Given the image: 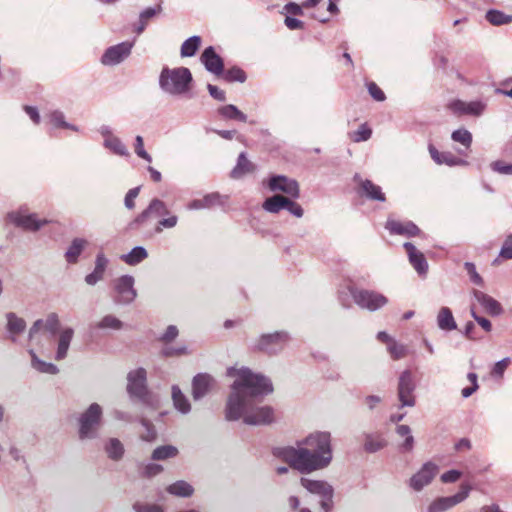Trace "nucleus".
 <instances>
[{
    "label": "nucleus",
    "mask_w": 512,
    "mask_h": 512,
    "mask_svg": "<svg viewBox=\"0 0 512 512\" xmlns=\"http://www.w3.org/2000/svg\"><path fill=\"white\" fill-rule=\"evenodd\" d=\"M227 375L235 377L225 406V419H242L247 425H267L274 420L272 407L256 404L259 397L270 394L273 386L269 378L254 373L247 367L227 369Z\"/></svg>",
    "instance_id": "f257e3e1"
},
{
    "label": "nucleus",
    "mask_w": 512,
    "mask_h": 512,
    "mask_svg": "<svg viewBox=\"0 0 512 512\" xmlns=\"http://www.w3.org/2000/svg\"><path fill=\"white\" fill-rule=\"evenodd\" d=\"M279 456L300 473L327 468L333 459L332 436L328 431H315L298 441L296 446L281 448Z\"/></svg>",
    "instance_id": "f03ea898"
},
{
    "label": "nucleus",
    "mask_w": 512,
    "mask_h": 512,
    "mask_svg": "<svg viewBox=\"0 0 512 512\" xmlns=\"http://www.w3.org/2000/svg\"><path fill=\"white\" fill-rule=\"evenodd\" d=\"M193 77L186 67H164L159 75L161 90L170 96H186L191 90Z\"/></svg>",
    "instance_id": "7ed1b4c3"
},
{
    "label": "nucleus",
    "mask_w": 512,
    "mask_h": 512,
    "mask_svg": "<svg viewBox=\"0 0 512 512\" xmlns=\"http://www.w3.org/2000/svg\"><path fill=\"white\" fill-rule=\"evenodd\" d=\"M102 408L97 403H92L79 417V438L91 440L98 437V430L102 420Z\"/></svg>",
    "instance_id": "20e7f679"
},
{
    "label": "nucleus",
    "mask_w": 512,
    "mask_h": 512,
    "mask_svg": "<svg viewBox=\"0 0 512 512\" xmlns=\"http://www.w3.org/2000/svg\"><path fill=\"white\" fill-rule=\"evenodd\" d=\"M7 220L14 226L25 231L36 232L48 223L45 218H40L36 213L30 212L26 207H20L17 210L7 214Z\"/></svg>",
    "instance_id": "39448f33"
},
{
    "label": "nucleus",
    "mask_w": 512,
    "mask_h": 512,
    "mask_svg": "<svg viewBox=\"0 0 512 512\" xmlns=\"http://www.w3.org/2000/svg\"><path fill=\"white\" fill-rule=\"evenodd\" d=\"M349 292L360 308L371 312L381 309L388 303V298L385 295L373 290L350 287Z\"/></svg>",
    "instance_id": "423d86ee"
},
{
    "label": "nucleus",
    "mask_w": 512,
    "mask_h": 512,
    "mask_svg": "<svg viewBox=\"0 0 512 512\" xmlns=\"http://www.w3.org/2000/svg\"><path fill=\"white\" fill-rule=\"evenodd\" d=\"M135 280L131 275H123L113 282V302L117 305H129L137 297V291L134 288Z\"/></svg>",
    "instance_id": "0eeeda50"
},
{
    "label": "nucleus",
    "mask_w": 512,
    "mask_h": 512,
    "mask_svg": "<svg viewBox=\"0 0 512 512\" xmlns=\"http://www.w3.org/2000/svg\"><path fill=\"white\" fill-rule=\"evenodd\" d=\"M301 485L310 493L320 497V506L324 512H330L333 507V487L323 480L301 478Z\"/></svg>",
    "instance_id": "6e6552de"
},
{
    "label": "nucleus",
    "mask_w": 512,
    "mask_h": 512,
    "mask_svg": "<svg viewBox=\"0 0 512 512\" xmlns=\"http://www.w3.org/2000/svg\"><path fill=\"white\" fill-rule=\"evenodd\" d=\"M288 341L289 335L284 331L263 334L255 342L253 349L274 355L282 351Z\"/></svg>",
    "instance_id": "1a4fd4ad"
},
{
    "label": "nucleus",
    "mask_w": 512,
    "mask_h": 512,
    "mask_svg": "<svg viewBox=\"0 0 512 512\" xmlns=\"http://www.w3.org/2000/svg\"><path fill=\"white\" fill-rule=\"evenodd\" d=\"M415 383L412 373L405 370L400 374L397 388V395L400 401V407H414L416 399L414 396Z\"/></svg>",
    "instance_id": "9d476101"
},
{
    "label": "nucleus",
    "mask_w": 512,
    "mask_h": 512,
    "mask_svg": "<svg viewBox=\"0 0 512 512\" xmlns=\"http://www.w3.org/2000/svg\"><path fill=\"white\" fill-rule=\"evenodd\" d=\"M471 491V486L462 484L460 491L452 496L439 497L433 500L427 508V512H445L457 504L463 502Z\"/></svg>",
    "instance_id": "9b49d317"
},
{
    "label": "nucleus",
    "mask_w": 512,
    "mask_h": 512,
    "mask_svg": "<svg viewBox=\"0 0 512 512\" xmlns=\"http://www.w3.org/2000/svg\"><path fill=\"white\" fill-rule=\"evenodd\" d=\"M438 472L439 467L437 464L431 461L424 463L409 479V487L416 492L423 490L426 486L431 484Z\"/></svg>",
    "instance_id": "f8f14e48"
},
{
    "label": "nucleus",
    "mask_w": 512,
    "mask_h": 512,
    "mask_svg": "<svg viewBox=\"0 0 512 512\" xmlns=\"http://www.w3.org/2000/svg\"><path fill=\"white\" fill-rule=\"evenodd\" d=\"M168 209L166 204L158 199L154 198L150 201L148 207L143 210L130 224L129 227L132 230H139L144 227L149 219V217L154 216H162L167 215Z\"/></svg>",
    "instance_id": "ddd939ff"
},
{
    "label": "nucleus",
    "mask_w": 512,
    "mask_h": 512,
    "mask_svg": "<svg viewBox=\"0 0 512 512\" xmlns=\"http://www.w3.org/2000/svg\"><path fill=\"white\" fill-rule=\"evenodd\" d=\"M134 41H125L106 49L101 57V63L106 66H114L124 61L130 54Z\"/></svg>",
    "instance_id": "4468645a"
},
{
    "label": "nucleus",
    "mask_w": 512,
    "mask_h": 512,
    "mask_svg": "<svg viewBox=\"0 0 512 512\" xmlns=\"http://www.w3.org/2000/svg\"><path fill=\"white\" fill-rule=\"evenodd\" d=\"M267 186L272 192H282L294 199L298 198L300 195L298 182L284 175L270 177Z\"/></svg>",
    "instance_id": "2eb2a0df"
},
{
    "label": "nucleus",
    "mask_w": 512,
    "mask_h": 512,
    "mask_svg": "<svg viewBox=\"0 0 512 512\" xmlns=\"http://www.w3.org/2000/svg\"><path fill=\"white\" fill-rule=\"evenodd\" d=\"M128 393L132 397L144 398L146 395V371L143 368H138L129 372L128 374Z\"/></svg>",
    "instance_id": "dca6fc26"
},
{
    "label": "nucleus",
    "mask_w": 512,
    "mask_h": 512,
    "mask_svg": "<svg viewBox=\"0 0 512 512\" xmlns=\"http://www.w3.org/2000/svg\"><path fill=\"white\" fill-rule=\"evenodd\" d=\"M354 181L358 184V194L371 201L384 202L386 200L385 194L382 192L380 186L374 184L368 179H362L359 174L354 175Z\"/></svg>",
    "instance_id": "f3484780"
},
{
    "label": "nucleus",
    "mask_w": 512,
    "mask_h": 512,
    "mask_svg": "<svg viewBox=\"0 0 512 512\" xmlns=\"http://www.w3.org/2000/svg\"><path fill=\"white\" fill-rule=\"evenodd\" d=\"M215 385V379L207 373H199L192 380V397L195 401L205 397Z\"/></svg>",
    "instance_id": "a211bd4d"
},
{
    "label": "nucleus",
    "mask_w": 512,
    "mask_h": 512,
    "mask_svg": "<svg viewBox=\"0 0 512 512\" xmlns=\"http://www.w3.org/2000/svg\"><path fill=\"white\" fill-rule=\"evenodd\" d=\"M200 61L208 72L216 76L223 74L224 62L222 58L215 52L214 47L209 46L205 48L200 56Z\"/></svg>",
    "instance_id": "6ab92c4d"
},
{
    "label": "nucleus",
    "mask_w": 512,
    "mask_h": 512,
    "mask_svg": "<svg viewBox=\"0 0 512 512\" xmlns=\"http://www.w3.org/2000/svg\"><path fill=\"white\" fill-rule=\"evenodd\" d=\"M5 319H6L5 329H6V333H7V338L12 343H16L18 341L19 336L22 335L24 333V331L26 330V326H27L26 321L22 317H19L14 312L6 313Z\"/></svg>",
    "instance_id": "aec40b11"
},
{
    "label": "nucleus",
    "mask_w": 512,
    "mask_h": 512,
    "mask_svg": "<svg viewBox=\"0 0 512 512\" xmlns=\"http://www.w3.org/2000/svg\"><path fill=\"white\" fill-rule=\"evenodd\" d=\"M450 108L457 114L480 116L486 109V104L479 100L470 102L456 100L450 104Z\"/></svg>",
    "instance_id": "412c9836"
},
{
    "label": "nucleus",
    "mask_w": 512,
    "mask_h": 512,
    "mask_svg": "<svg viewBox=\"0 0 512 512\" xmlns=\"http://www.w3.org/2000/svg\"><path fill=\"white\" fill-rule=\"evenodd\" d=\"M428 150L433 161L438 165H447L449 167L465 166L468 162L462 158L455 156L452 152H440L433 144H429Z\"/></svg>",
    "instance_id": "4be33fe9"
},
{
    "label": "nucleus",
    "mask_w": 512,
    "mask_h": 512,
    "mask_svg": "<svg viewBox=\"0 0 512 512\" xmlns=\"http://www.w3.org/2000/svg\"><path fill=\"white\" fill-rule=\"evenodd\" d=\"M404 248L408 254L410 264L416 270L420 276H426L428 272V263L424 254L416 249V247L410 243L405 242Z\"/></svg>",
    "instance_id": "5701e85b"
},
{
    "label": "nucleus",
    "mask_w": 512,
    "mask_h": 512,
    "mask_svg": "<svg viewBox=\"0 0 512 512\" xmlns=\"http://www.w3.org/2000/svg\"><path fill=\"white\" fill-rule=\"evenodd\" d=\"M385 227L391 234L403 235L406 237H413L420 234V229L411 221L401 222L389 219Z\"/></svg>",
    "instance_id": "b1692460"
},
{
    "label": "nucleus",
    "mask_w": 512,
    "mask_h": 512,
    "mask_svg": "<svg viewBox=\"0 0 512 512\" xmlns=\"http://www.w3.org/2000/svg\"><path fill=\"white\" fill-rule=\"evenodd\" d=\"M73 336L74 330L70 327L64 328L60 331L57 340V349L55 353V359L57 361L63 360L67 357Z\"/></svg>",
    "instance_id": "393cba45"
},
{
    "label": "nucleus",
    "mask_w": 512,
    "mask_h": 512,
    "mask_svg": "<svg viewBox=\"0 0 512 512\" xmlns=\"http://www.w3.org/2000/svg\"><path fill=\"white\" fill-rule=\"evenodd\" d=\"M473 296L489 314L498 316L502 313L503 309L501 304L491 296L479 290H474Z\"/></svg>",
    "instance_id": "a878e982"
},
{
    "label": "nucleus",
    "mask_w": 512,
    "mask_h": 512,
    "mask_svg": "<svg viewBox=\"0 0 512 512\" xmlns=\"http://www.w3.org/2000/svg\"><path fill=\"white\" fill-rule=\"evenodd\" d=\"M171 398L173 402V407L179 413H181L182 415H187L191 412V403L178 385H173L171 387Z\"/></svg>",
    "instance_id": "bb28decb"
},
{
    "label": "nucleus",
    "mask_w": 512,
    "mask_h": 512,
    "mask_svg": "<svg viewBox=\"0 0 512 512\" xmlns=\"http://www.w3.org/2000/svg\"><path fill=\"white\" fill-rule=\"evenodd\" d=\"M255 170L254 164L247 159L246 154L241 152L237 159L236 166L232 169L230 176L233 179H240Z\"/></svg>",
    "instance_id": "cd10ccee"
},
{
    "label": "nucleus",
    "mask_w": 512,
    "mask_h": 512,
    "mask_svg": "<svg viewBox=\"0 0 512 512\" xmlns=\"http://www.w3.org/2000/svg\"><path fill=\"white\" fill-rule=\"evenodd\" d=\"M29 354L31 356V366L38 372L50 375H55L59 372L55 364L39 359L34 350L30 349Z\"/></svg>",
    "instance_id": "c85d7f7f"
},
{
    "label": "nucleus",
    "mask_w": 512,
    "mask_h": 512,
    "mask_svg": "<svg viewBox=\"0 0 512 512\" xmlns=\"http://www.w3.org/2000/svg\"><path fill=\"white\" fill-rule=\"evenodd\" d=\"M104 450L109 459L119 461L122 459L125 449L121 441L117 438H110L105 443Z\"/></svg>",
    "instance_id": "c756f323"
},
{
    "label": "nucleus",
    "mask_w": 512,
    "mask_h": 512,
    "mask_svg": "<svg viewBox=\"0 0 512 512\" xmlns=\"http://www.w3.org/2000/svg\"><path fill=\"white\" fill-rule=\"evenodd\" d=\"M288 197H285L283 195H273L269 198H267L263 204L262 208L269 213H278L282 209L286 208Z\"/></svg>",
    "instance_id": "7c9ffc66"
},
{
    "label": "nucleus",
    "mask_w": 512,
    "mask_h": 512,
    "mask_svg": "<svg viewBox=\"0 0 512 512\" xmlns=\"http://www.w3.org/2000/svg\"><path fill=\"white\" fill-rule=\"evenodd\" d=\"M87 244V240L83 238L73 239L65 253L66 261L68 263H76L78 261V257L80 256L84 248L87 246Z\"/></svg>",
    "instance_id": "2f4dec72"
},
{
    "label": "nucleus",
    "mask_w": 512,
    "mask_h": 512,
    "mask_svg": "<svg viewBox=\"0 0 512 512\" xmlns=\"http://www.w3.org/2000/svg\"><path fill=\"white\" fill-rule=\"evenodd\" d=\"M437 325L441 330L452 331L457 328L451 310L448 307H442L437 315Z\"/></svg>",
    "instance_id": "473e14b6"
},
{
    "label": "nucleus",
    "mask_w": 512,
    "mask_h": 512,
    "mask_svg": "<svg viewBox=\"0 0 512 512\" xmlns=\"http://www.w3.org/2000/svg\"><path fill=\"white\" fill-rule=\"evenodd\" d=\"M166 491L177 497H190L194 493V488L188 482L179 480L170 484Z\"/></svg>",
    "instance_id": "72a5a7b5"
},
{
    "label": "nucleus",
    "mask_w": 512,
    "mask_h": 512,
    "mask_svg": "<svg viewBox=\"0 0 512 512\" xmlns=\"http://www.w3.org/2000/svg\"><path fill=\"white\" fill-rule=\"evenodd\" d=\"M148 257L146 249L142 246L134 247L129 253L121 256V259L128 265H137Z\"/></svg>",
    "instance_id": "f704fd0d"
},
{
    "label": "nucleus",
    "mask_w": 512,
    "mask_h": 512,
    "mask_svg": "<svg viewBox=\"0 0 512 512\" xmlns=\"http://www.w3.org/2000/svg\"><path fill=\"white\" fill-rule=\"evenodd\" d=\"M201 37L194 35L186 39L180 49L182 57H193L201 45Z\"/></svg>",
    "instance_id": "c9c22d12"
},
{
    "label": "nucleus",
    "mask_w": 512,
    "mask_h": 512,
    "mask_svg": "<svg viewBox=\"0 0 512 512\" xmlns=\"http://www.w3.org/2000/svg\"><path fill=\"white\" fill-rule=\"evenodd\" d=\"M485 18L490 24L494 26L512 23V15H507L504 12L497 9L488 10L486 12Z\"/></svg>",
    "instance_id": "e433bc0d"
},
{
    "label": "nucleus",
    "mask_w": 512,
    "mask_h": 512,
    "mask_svg": "<svg viewBox=\"0 0 512 512\" xmlns=\"http://www.w3.org/2000/svg\"><path fill=\"white\" fill-rule=\"evenodd\" d=\"M218 113L224 119H235L241 122L247 121V116L232 104L220 107Z\"/></svg>",
    "instance_id": "4c0bfd02"
},
{
    "label": "nucleus",
    "mask_w": 512,
    "mask_h": 512,
    "mask_svg": "<svg viewBox=\"0 0 512 512\" xmlns=\"http://www.w3.org/2000/svg\"><path fill=\"white\" fill-rule=\"evenodd\" d=\"M47 118L49 119V122L53 125V127H55V128H65V129H70L73 131H78L77 126L65 121L64 113L59 110L51 111L47 115Z\"/></svg>",
    "instance_id": "58836bf2"
},
{
    "label": "nucleus",
    "mask_w": 512,
    "mask_h": 512,
    "mask_svg": "<svg viewBox=\"0 0 512 512\" xmlns=\"http://www.w3.org/2000/svg\"><path fill=\"white\" fill-rule=\"evenodd\" d=\"M396 433L400 436L405 438L404 442L401 444V449L404 452H410L413 450L414 447V437L411 435V429L408 425H398L396 427Z\"/></svg>",
    "instance_id": "ea45409f"
},
{
    "label": "nucleus",
    "mask_w": 512,
    "mask_h": 512,
    "mask_svg": "<svg viewBox=\"0 0 512 512\" xmlns=\"http://www.w3.org/2000/svg\"><path fill=\"white\" fill-rule=\"evenodd\" d=\"M178 455L177 447L173 445H163L155 448L152 452L153 460H166L170 458H174Z\"/></svg>",
    "instance_id": "a19ab883"
},
{
    "label": "nucleus",
    "mask_w": 512,
    "mask_h": 512,
    "mask_svg": "<svg viewBox=\"0 0 512 512\" xmlns=\"http://www.w3.org/2000/svg\"><path fill=\"white\" fill-rule=\"evenodd\" d=\"M103 145L105 148L109 149L112 153L119 156H128L129 152L124 145V143L118 138L114 136L113 138L104 139Z\"/></svg>",
    "instance_id": "79ce46f5"
},
{
    "label": "nucleus",
    "mask_w": 512,
    "mask_h": 512,
    "mask_svg": "<svg viewBox=\"0 0 512 512\" xmlns=\"http://www.w3.org/2000/svg\"><path fill=\"white\" fill-rule=\"evenodd\" d=\"M451 139L454 142L460 143L466 150H469L472 145V134L465 128H460L452 132Z\"/></svg>",
    "instance_id": "37998d69"
},
{
    "label": "nucleus",
    "mask_w": 512,
    "mask_h": 512,
    "mask_svg": "<svg viewBox=\"0 0 512 512\" xmlns=\"http://www.w3.org/2000/svg\"><path fill=\"white\" fill-rule=\"evenodd\" d=\"M386 446V441L379 437L371 434L366 435L364 442V449L368 453H375Z\"/></svg>",
    "instance_id": "c03bdc74"
},
{
    "label": "nucleus",
    "mask_w": 512,
    "mask_h": 512,
    "mask_svg": "<svg viewBox=\"0 0 512 512\" xmlns=\"http://www.w3.org/2000/svg\"><path fill=\"white\" fill-rule=\"evenodd\" d=\"M96 327L101 330H120L123 327V322L113 315H106L96 324Z\"/></svg>",
    "instance_id": "a18cd8bd"
},
{
    "label": "nucleus",
    "mask_w": 512,
    "mask_h": 512,
    "mask_svg": "<svg viewBox=\"0 0 512 512\" xmlns=\"http://www.w3.org/2000/svg\"><path fill=\"white\" fill-rule=\"evenodd\" d=\"M372 130L367 124H361L358 129L350 134V138L353 142L359 143L370 139Z\"/></svg>",
    "instance_id": "49530a36"
},
{
    "label": "nucleus",
    "mask_w": 512,
    "mask_h": 512,
    "mask_svg": "<svg viewBox=\"0 0 512 512\" xmlns=\"http://www.w3.org/2000/svg\"><path fill=\"white\" fill-rule=\"evenodd\" d=\"M223 75H224V79L229 82L236 81V82L243 83L246 80L245 72L238 67H233V68L227 70L225 73L223 72Z\"/></svg>",
    "instance_id": "de8ad7c7"
},
{
    "label": "nucleus",
    "mask_w": 512,
    "mask_h": 512,
    "mask_svg": "<svg viewBox=\"0 0 512 512\" xmlns=\"http://www.w3.org/2000/svg\"><path fill=\"white\" fill-rule=\"evenodd\" d=\"M388 352L391 355V357L395 360L401 359L406 356L407 349L405 345L400 344L393 340L388 346H387Z\"/></svg>",
    "instance_id": "09e8293b"
},
{
    "label": "nucleus",
    "mask_w": 512,
    "mask_h": 512,
    "mask_svg": "<svg viewBox=\"0 0 512 512\" xmlns=\"http://www.w3.org/2000/svg\"><path fill=\"white\" fill-rule=\"evenodd\" d=\"M44 328L50 334L54 335L58 332L60 321L56 313H50L45 320H43Z\"/></svg>",
    "instance_id": "8fccbe9b"
},
{
    "label": "nucleus",
    "mask_w": 512,
    "mask_h": 512,
    "mask_svg": "<svg viewBox=\"0 0 512 512\" xmlns=\"http://www.w3.org/2000/svg\"><path fill=\"white\" fill-rule=\"evenodd\" d=\"M134 150L138 157L144 159L149 163L152 161L151 155L147 153V151L144 149V140L143 137L140 135L136 136L135 138Z\"/></svg>",
    "instance_id": "3c124183"
},
{
    "label": "nucleus",
    "mask_w": 512,
    "mask_h": 512,
    "mask_svg": "<svg viewBox=\"0 0 512 512\" xmlns=\"http://www.w3.org/2000/svg\"><path fill=\"white\" fill-rule=\"evenodd\" d=\"M178 223V217L176 215H171L167 218H163L158 222V224L155 227L156 233H161L164 228H173Z\"/></svg>",
    "instance_id": "603ef678"
},
{
    "label": "nucleus",
    "mask_w": 512,
    "mask_h": 512,
    "mask_svg": "<svg viewBox=\"0 0 512 512\" xmlns=\"http://www.w3.org/2000/svg\"><path fill=\"white\" fill-rule=\"evenodd\" d=\"M133 509L135 512H163L161 506L144 502H136Z\"/></svg>",
    "instance_id": "864d4df0"
},
{
    "label": "nucleus",
    "mask_w": 512,
    "mask_h": 512,
    "mask_svg": "<svg viewBox=\"0 0 512 512\" xmlns=\"http://www.w3.org/2000/svg\"><path fill=\"white\" fill-rule=\"evenodd\" d=\"M464 267H465V269H466V271H467V273H468V275H469V277H470V280H471L474 284H476V285H478V286L483 285V279H482V277L478 274V272L476 271V267H475V265H474L473 263H471V262H466V263L464 264Z\"/></svg>",
    "instance_id": "5fc2aeb1"
},
{
    "label": "nucleus",
    "mask_w": 512,
    "mask_h": 512,
    "mask_svg": "<svg viewBox=\"0 0 512 512\" xmlns=\"http://www.w3.org/2000/svg\"><path fill=\"white\" fill-rule=\"evenodd\" d=\"M178 334V328L175 325H169L165 332L160 336L159 341L163 343H170L177 338Z\"/></svg>",
    "instance_id": "6e6d98bb"
},
{
    "label": "nucleus",
    "mask_w": 512,
    "mask_h": 512,
    "mask_svg": "<svg viewBox=\"0 0 512 512\" xmlns=\"http://www.w3.org/2000/svg\"><path fill=\"white\" fill-rule=\"evenodd\" d=\"M163 471V466L156 463H148L144 466L142 475L144 477L150 478L160 474Z\"/></svg>",
    "instance_id": "4d7b16f0"
},
{
    "label": "nucleus",
    "mask_w": 512,
    "mask_h": 512,
    "mask_svg": "<svg viewBox=\"0 0 512 512\" xmlns=\"http://www.w3.org/2000/svg\"><path fill=\"white\" fill-rule=\"evenodd\" d=\"M140 187L130 189L124 199V204L127 209H133L135 207V199L139 195Z\"/></svg>",
    "instance_id": "13d9d810"
},
{
    "label": "nucleus",
    "mask_w": 512,
    "mask_h": 512,
    "mask_svg": "<svg viewBox=\"0 0 512 512\" xmlns=\"http://www.w3.org/2000/svg\"><path fill=\"white\" fill-rule=\"evenodd\" d=\"M499 256L504 259H512V235L507 236L504 240Z\"/></svg>",
    "instance_id": "bf43d9fd"
},
{
    "label": "nucleus",
    "mask_w": 512,
    "mask_h": 512,
    "mask_svg": "<svg viewBox=\"0 0 512 512\" xmlns=\"http://www.w3.org/2000/svg\"><path fill=\"white\" fill-rule=\"evenodd\" d=\"M162 10V7L160 4H158L157 6L155 7H149V8H146L144 9L141 13H140V22H148L149 19H151L152 17H154L156 14L160 13Z\"/></svg>",
    "instance_id": "052dcab7"
},
{
    "label": "nucleus",
    "mask_w": 512,
    "mask_h": 512,
    "mask_svg": "<svg viewBox=\"0 0 512 512\" xmlns=\"http://www.w3.org/2000/svg\"><path fill=\"white\" fill-rule=\"evenodd\" d=\"M369 94L373 99L376 101H384L385 100V94L384 92L377 86L376 83L370 82L367 85Z\"/></svg>",
    "instance_id": "680f3d73"
},
{
    "label": "nucleus",
    "mask_w": 512,
    "mask_h": 512,
    "mask_svg": "<svg viewBox=\"0 0 512 512\" xmlns=\"http://www.w3.org/2000/svg\"><path fill=\"white\" fill-rule=\"evenodd\" d=\"M285 209L288 210L293 216H295L297 218H301L304 214V211H303V208L301 207V205H299L295 201L291 200L289 197H288L287 205H286Z\"/></svg>",
    "instance_id": "e2e57ef3"
},
{
    "label": "nucleus",
    "mask_w": 512,
    "mask_h": 512,
    "mask_svg": "<svg viewBox=\"0 0 512 512\" xmlns=\"http://www.w3.org/2000/svg\"><path fill=\"white\" fill-rule=\"evenodd\" d=\"M462 473L458 470H449L441 475L443 483H454L460 479Z\"/></svg>",
    "instance_id": "0e129e2a"
},
{
    "label": "nucleus",
    "mask_w": 512,
    "mask_h": 512,
    "mask_svg": "<svg viewBox=\"0 0 512 512\" xmlns=\"http://www.w3.org/2000/svg\"><path fill=\"white\" fill-rule=\"evenodd\" d=\"M107 264H108L107 258L104 256V254L99 253L96 256L94 270L97 271V273H101L102 275H104Z\"/></svg>",
    "instance_id": "69168bd1"
},
{
    "label": "nucleus",
    "mask_w": 512,
    "mask_h": 512,
    "mask_svg": "<svg viewBox=\"0 0 512 512\" xmlns=\"http://www.w3.org/2000/svg\"><path fill=\"white\" fill-rule=\"evenodd\" d=\"M207 89H208L211 97H213L214 99H216L218 101H225L226 95L223 90L219 89L217 86L212 85V84H208Z\"/></svg>",
    "instance_id": "338daca9"
},
{
    "label": "nucleus",
    "mask_w": 512,
    "mask_h": 512,
    "mask_svg": "<svg viewBox=\"0 0 512 512\" xmlns=\"http://www.w3.org/2000/svg\"><path fill=\"white\" fill-rule=\"evenodd\" d=\"M493 170L501 173V174H510L512 175V164H506L502 161H496L492 164Z\"/></svg>",
    "instance_id": "774afa93"
}]
</instances>
